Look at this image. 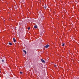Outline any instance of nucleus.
I'll return each mask as SVG.
<instances>
[{"label": "nucleus", "instance_id": "nucleus-1", "mask_svg": "<svg viewBox=\"0 0 79 79\" xmlns=\"http://www.w3.org/2000/svg\"><path fill=\"white\" fill-rule=\"evenodd\" d=\"M48 47H49V45L48 44H47L44 46L45 48H47Z\"/></svg>", "mask_w": 79, "mask_h": 79}, {"label": "nucleus", "instance_id": "nucleus-9", "mask_svg": "<svg viewBox=\"0 0 79 79\" xmlns=\"http://www.w3.org/2000/svg\"><path fill=\"white\" fill-rule=\"evenodd\" d=\"M62 45L63 47L64 46V44H63Z\"/></svg>", "mask_w": 79, "mask_h": 79}, {"label": "nucleus", "instance_id": "nucleus-10", "mask_svg": "<svg viewBox=\"0 0 79 79\" xmlns=\"http://www.w3.org/2000/svg\"><path fill=\"white\" fill-rule=\"evenodd\" d=\"M54 67H55V68H56V65H54Z\"/></svg>", "mask_w": 79, "mask_h": 79}, {"label": "nucleus", "instance_id": "nucleus-12", "mask_svg": "<svg viewBox=\"0 0 79 79\" xmlns=\"http://www.w3.org/2000/svg\"><path fill=\"white\" fill-rule=\"evenodd\" d=\"M20 74H23V72H20Z\"/></svg>", "mask_w": 79, "mask_h": 79}, {"label": "nucleus", "instance_id": "nucleus-6", "mask_svg": "<svg viewBox=\"0 0 79 79\" xmlns=\"http://www.w3.org/2000/svg\"><path fill=\"white\" fill-rule=\"evenodd\" d=\"M9 45H12V43H9Z\"/></svg>", "mask_w": 79, "mask_h": 79}, {"label": "nucleus", "instance_id": "nucleus-7", "mask_svg": "<svg viewBox=\"0 0 79 79\" xmlns=\"http://www.w3.org/2000/svg\"><path fill=\"white\" fill-rule=\"evenodd\" d=\"M23 52H25V54H26V53H27V52H26V51L25 50H23Z\"/></svg>", "mask_w": 79, "mask_h": 79}, {"label": "nucleus", "instance_id": "nucleus-8", "mask_svg": "<svg viewBox=\"0 0 79 79\" xmlns=\"http://www.w3.org/2000/svg\"><path fill=\"white\" fill-rule=\"evenodd\" d=\"M1 61H2V63H4V60L2 59Z\"/></svg>", "mask_w": 79, "mask_h": 79}, {"label": "nucleus", "instance_id": "nucleus-2", "mask_svg": "<svg viewBox=\"0 0 79 79\" xmlns=\"http://www.w3.org/2000/svg\"><path fill=\"white\" fill-rule=\"evenodd\" d=\"M41 61L42 62V63H45V60L43 59H41Z\"/></svg>", "mask_w": 79, "mask_h": 79}, {"label": "nucleus", "instance_id": "nucleus-4", "mask_svg": "<svg viewBox=\"0 0 79 79\" xmlns=\"http://www.w3.org/2000/svg\"><path fill=\"white\" fill-rule=\"evenodd\" d=\"M13 41L14 42H15L16 41V40H15V39L13 38Z\"/></svg>", "mask_w": 79, "mask_h": 79}, {"label": "nucleus", "instance_id": "nucleus-5", "mask_svg": "<svg viewBox=\"0 0 79 79\" xmlns=\"http://www.w3.org/2000/svg\"><path fill=\"white\" fill-rule=\"evenodd\" d=\"M44 9H46V8H47V6H44Z\"/></svg>", "mask_w": 79, "mask_h": 79}, {"label": "nucleus", "instance_id": "nucleus-13", "mask_svg": "<svg viewBox=\"0 0 79 79\" xmlns=\"http://www.w3.org/2000/svg\"><path fill=\"white\" fill-rule=\"evenodd\" d=\"M15 9H17V7H16V6H15Z\"/></svg>", "mask_w": 79, "mask_h": 79}, {"label": "nucleus", "instance_id": "nucleus-3", "mask_svg": "<svg viewBox=\"0 0 79 79\" xmlns=\"http://www.w3.org/2000/svg\"><path fill=\"white\" fill-rule=\"evenodd\" d=\"M34 27L35 29H37V28L38 27L37 26V25H35L34 26Z\"/></svg>", "mask_w": 79, "mask_h": 79}, {"label": "nucleus", "instance_id": "nucleus-11", "mask_svg": "<svg viewBox=\"0 0 79 79\" xmlns=\"http://www.w3.org/2000/svg\"><path fill=\"white\" fill-rule=\"evenodd\" d=\"M30 28H30V27H29L28 28V30H29V29H30Z\"/></svg>", "mask_w": 79, "mask_h": 79}]
</instances>
